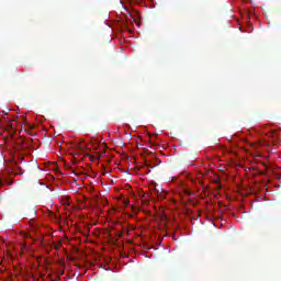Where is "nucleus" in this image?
Here are the masks:
<instances>
[{
    "instance_id": "obj_1",
    "label": "nucleus",
    "mask_w": 281,
    "mask_h": 281,
    "mask_svg": "<svg viewBox=\"0 0 281 281\" xmlns=\"http://www.w3.org/2000/svg\"><path fill=\"white\" fill-rule=\"evenodd\" d=\"M178 186L182 188L183 194H187V196H190V189H188V182H184L181 177H178Z\"/></svg>"
},
{
    "instance_id": "obj_3",
    "label": "nucleus",
    "mask_w": 281,
    "mask_h": 281,
    "mask_svg": "<svg viewBox=\"0 0 281 281\" xmlns=\"http://www.w3.org/2000/svg\"><path fill=\"white\" fill-rule=\"evenodd\" d=\"M91 161H95V159H100V156H98L97 158L94 156H90Z\"/></svg>"
},
{
    "instance_id": "obj_7",
    "label": "nucleus",
    "mask_w": 281,
    "mask_h": 281,
    "mask_svg": "<svg viewBox=\"0 0 281 281\" xmlns=\"http://www.w3.org/2000/svg\"><path fill=\"white\" fill-rule=\"evenodd\" d=\"M9 186H12V182H9Z\"/></svg>"
},
{
    "instance_id": "obj_2",
    "label": "nucleus",
    "mask_w": 281,
    "mask_h": 281,
    "mask_svg": "<svg viewBox=\"0 0 281 281\" xmlns=\"http://www.w3.org/2000/svg\"><path fill=\"white\" fill-rule=\"evenodd\" d=\"M60 247H63V241H58L57 244H53V249H60Z\"/></svg>"
},
{
    "instance_id": "obj_6",
    "label": "nucleus",
    "mask_w": 281,
    "mask_h": 281,
    "mask_svg": "<svg viewBox=\"0 0 281 281\" xmlns=\"http://www.w3.org/2000/svg\"><path fill=\"white\" fill-rule=\"evenodd\" d=\"M125 205H128V201H125Z\"/></svg>"
},
{
    "instance_id": "obj_5",
    "label": "nucleus",
    "mask_w": 281,
    "mask_h": 281,
    "mask_svg": "<svg viewBox=\"0 0 281 281\" xmlns=\"http://www.w3.org/2000/svg\"><path fill=\"white\" fill-rule=\"evenodd\" d=\"M122 234H123V233H122V232H120V233H119V237H122Z\"/></svg>"
},
{
    "instance_id": "obj_4",
    "label": "nucleus",
    "mask_w": 281,
    "mask_h": 281,
    "mask_svg": "<svg viewBox=\"0 0 281 281\" xmlns=\"http://www.w3.org/2000/svg\"><path fill=\"white\" fill-rule=\"evenodd\" d=\"M3 186V180H0V188H2Z\"/></svg>"
}]
</instances>
